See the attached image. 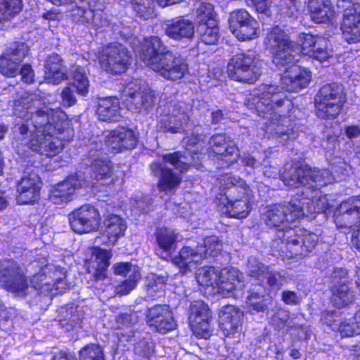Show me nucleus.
<instances>
[{
  "instance_id": "4",
  "label": "nucleus",
  "mask_w": 360,
  "mask_h": 360,
  "mask_svg": "<svg viewBox=\"0 0 360 360\" xmlns=\"http://www.w3.org/2000/svg\"><path fill=\"white\" fill-rule=\"evenodd\" d=\"M139 58L164 79L177 81L188 71L186 60L176 53L165 51L161 39L156 36L146 38L141 47Z\"/></svg>"
},
{
  "instance_id": "14",
  "label": "nucleus",
  "mask_w": 360,
  "mask_h": 360,
  "mask_svg": "<svg viewBox=\"0 0 360 360\" xmlns=\"http://www.w3.org/2000/svg\"><path fill=\"white\" fill-rule=\"evenodd\" d=\"M131 57L125 46L113 43L105 46L99 56L101 68L107 72L121 74L130 64Z\"/></svg>"
},
{
  "instance_id": "54",
  "label": "nucleus",
  "mask_w": 360,
  "mask_h": 360,
  "mask_svg": "<svg viewBox=\"0 0 360 360\" xmlns=\"http://www.w3.org/2000/svg\"><path fill=\"white\" fill-rule=\"evenodd\" d=\"M290 318V314L288 311L284 309H279L272 317L271 323L278 329H282L288 324Z\"/></svg>"
},
{
  "instance_id": "5",
  "label": "nucleus",
  "mask_w": 360,
  "mask_h": 360,
  "mask_svg": "<svg viewBox=\"0 0 360 360\" xmlns=\"http://www.w3.org/2000/svg\"><path fill=\"white\" fill-rule=\"evenodd\" d=\"M205 136L198 135L184 141L187 143V153L174 152L165 154L162 156L163 162H155L151 163L150 169L151 173L158 177V186L160 191L165 192H172L175 190L181 181V176L174 174L171 169L165 166V163H169L176 169L183 172L187 171L189 166L193 165L198 167V162L195 160L193 154H196L199 148L202 150V145L205 141Z\"/></svg>"
},
{
  "instance_id": "6",
  "label": "nucleus",
  "mask_w": 360,
  "mask_h": 360,
  "mask_svg": "<svg viewBox=\"0 0 360 360\" xmlns=\"http://www.w3.org/2000/svg\"><path fill=\"white\" fill-rule=\"evenodd\" d=\"M221 191H225L227 202L226 212L231 217L243 219L251 210L253 195L245 181L238 176L230 174H222L217 179Z\"/></svg>"
},
{
  "instance_id": "46",
  "label": "nucleus",
  "mask_w": 360,
  "mask_h": 360,
  "mask_svg": "<svg viewBox=\"0 0 360 360\" xmlns=\"http://www.w3.org/2000/svg\"><path fill=\"white\" fill-rule=\"evenodd\" d=\"M195 16L199 25H202V24L214 25L217 22L214 7L210 3H200L195 10Z\"/></svg>"
},
{
  "instance_id": "39",
  "label": "nucleus",
  "mask_w": 360,
  "mask_h": 360,
  "mask_svg": "<svg viewBox=\"0 0 360 360\" xmlns=\"http://www.w3.org/2000/svg\"><path fill=\"white\" fill-rule=\"evenodd\" d=\"M81 5L78 6L77 13L74 15L79 16V20L82 23L91 24L96 29L103 27L108 25L106 18L98 17V14H94V6L91 5V0H79Z\"/></svg>"
},
{
  "instance_id": "44",
  "label": "nucleus",
  "mask_w": 360,
  "mask_h": 360,
  "mask_svg": "<svg viewBox=\"0 0 360 360\" xmlns=\"http://www.w3.org/2000/svg\"><path fill=\"white\" fill-rule=\"evenodd\" d=\"M156 240L160 248L165 252V256H161V257L166 259L169 256L168 252L176 241V233L167 228H160L156 232Z\"/></svg>"
},
{
  "instance_id": "48",
  "label": "nucleus",
  "mask_w": 360,
  "mask_h": 360,
  "mask_svg": "<svg viewBox=\"0 0 360 360\" xmlns=\"http://www.w3.org/2000/svg\"><path fill=\"white\" fill-rule=\"evenodd\" d=\"M200 40L205 44H214L219 38L217 22L214 25L202 24L198 25Z\"/></svg>"
},
{
  "instance_id": "38",
  "label": "nucleus",
  "mask_w": 360,
  "mask_h": 360,
  "mask_svg": "<svg viewBox=\"0 0 360 360\" xmlns=\"http://www.w3.org/2000/svg\"><path fill=\"white\" fill-rule=\"evenodd\" d=\"M120 101L117 97H107L99 100L97 114L101 120L117 122L120 117Z\"/></svg>"
},
{
  "instance_id": "51",
  "label": "nucleus",
  "mask_w": 360,
  "mask_h": 360,
  "mask_svg": "<svg viewBox=\"0 0 360 360\" xmlns=\"http://www.w3.org/2000/svg\"><path fill=\"white\" fill-rule=\"evenodd\" d=\"M265 300L263 296H260L258 292H249L246 302L247 307L252 313L253 311H264L266 309V304L264 303Z\"/></svg>"
},
{
  "instance_id": "27",
  "label": "nucleus",
  "mask_w": 360,
  "mask_h": 360,
  "mask_svg": "<svg viewBox=\"0 0 360 360\" xmlns=\"http://www.w3.org/2000/svg\"><path fill=\"white\" fill-rule=\"evenodd\" d=\"M341 30L347 42L360 41V4H354L345 9Z\"/></svg>"
},
{
  "instance_id": "64",
  "label": "nucleus",
  "mask_w": 360,
  "mask_h": 360,
  "mask_svg": "<svg viewBox=\"0 0 360 360\" xmlns=\"http://www.w3.org/2000/svg\"><path fill=\"white\" fill-rule=\"evenodd\" d=\"M345 134L349 139L357 138L360 136V128L358 126H348L345 128Z\"/></svg>"
},
{
  "instance_id": "24",
  "label": "nucleus",
  "mask_w": 360,
  "mask_h": 360,
  "mask_svg": "<svg viewBox=\"0 0 360 360\" xmlns=\"http://www.w3.org/2000/svg\"><path fill=\"white\" fill-rule=\"evenodd\" d=\"M148 325L158 332L167 333L175 328L172 312L167 305L158 304L148 309Z\"/></svg>"
},
{
  "instance_id": "28",
  "label": "nucleus",
  "mask_w": 360,
  "mask_h": 360,
  "mask_svg": "<svg viewBox=\"0 0 360 360\" xmlns=\"http://www.w3.org/2000/svg\"><path fill=\"white\" fill-rule=\"evenodd\" d=\"M248 267L250 276L260 281L262 285L266 284L271 288L278 290L283 285V276L279 272L269 270L255 258L249 259Z\"/></svg>"
},
{
  "instance_id": "41",
  "label": "nucleus",
  "mask_w": 360,
  "mask_h": 360,
  "mask_svg": "<svg viewBox=\"0 0 360 360\" xmlns=\"http://www.w3.org/2000/svg\"><path fill=\"white\" fill-rule=\"evenodd\" d=\"M294 44H291L285 47L277 49L271 52L273 55V62L278 69L285 68V70L291 65H295V62L297 60V52L294 49Z\"/></svg>"
},
{
  "instance_id": "8",
  "label": "nucleus",
  "mask_w": 360,
  "mask_h": 360,
  "mask_svg": "<svg viewBox=\"0 0 360 360\" xmlns=\"http://www.w3.org/2000/svg\"><path fill=\"white\" fill-rule=\"evenodd\" d=\"M281 179L285 185L291 188L303 186L306 190L302 191L304 194L310 188L319 189L333 183L335 176L328 169H312L307 165L297 167L287 164L284 167Z\"/></svg>"
},
{
  "instance_id": "23",
  "label": "nucleus",
  "mask_w": 360,
  "mask_h": 360,
  "mask_svg": "<svg viewBox=\"0 0 360 360\" xmlns=\"http://www.w3.org/2000/svg\"><path fill=\"white\" fill-rule=\"evenodd\" d=\"M40 189L39 176L34 172L25 174L17 184V203L19 205L34 203L39 198Z\"/></svg>"
},
{
  "instance_id": "32",
  "label": "nucleus",
  "mask_w": 360,
  "mask_h": 360,
  "mask_svg": "<svg viewBox=\"0 0 360 360\" xmlns=\"http://www.w3.org/2000/svg\"><path fill=\"white\" fill-rule=\"evenodd\" d=\"M188 121L186 112L179 104L168 106L166 114L160 117V122L165 129L172 133L181 132Z\"/></svg>"
},
{
  "instance_id": "19",
  "label": "nucleus",
  "mask_w": 360,
  "mask_h": 360,
  "mask_svg": "<svg viewBox=\"0 0 360 360\" xmlns=\"http://www.w3.org/2000/svg\"><path fill=\"white\" fill-rule=\"evenodd\" d=\"M29 51L24 43L18 42L6 49L0 58V72L8 77H14L19 74V67Z\"/></svg>"
},
{
  "instance_id": "43",
  "label": "nucleus",
  "mask_w": 360,
  "mask_h": 360,
  "mask_svg": "<svg viewBox=\"0 0 360 360\" xmlns=\"http://www.w3.org/2000/svg\"><path fill=\"white\" fill-rule=\"evenodd\" d=\"M297 203L300 205V209L304 210V216H307L311 213H320L325 212L328 207V200L326 196H320L316 205L314 204V200L309 198H302V199H296Z\"/></svg>"
},
{
  "instance_id": "9",
  "label": "nucleus",
  "mask_w": 360,
  "mask_h": 360,
  "mask_svg": "<svg viewBox=\"0 0 360 360\" xmlns=\"http://www.w3.org/2000/svg\"><path fill=\"white\" fill-rule=\"evenodd\" d=\"M304 210L300 209L297 200H292L288 205H274L267 208L263 214L265 224L278 231V238L283 242V233L293 229L292 224L304 216Z\"/></svg>"
},
{
  "instance_id": "26",
  "label": "nucleus",
  "mask_w": 360,
  "mask_h": 360,
  "mask_svg": "<svg viewBox=\"0 0 360 360\" xmlns=\"http://www.w3.org/2000/svg\"><path fill=\"white\" fill-rule=\"evenodd\" d=\"M72 74V84L65 86L60 93L62 103L67 107H70L77 102L72 87L75 88L77 94L81 96H86L89 91V83L84 70L82 68H75Z\"/></svg>"
},
{
  "instance_id": "11",
  "label": "nucleus",
  "mask_w": 360,
  "mask_h": 360,
  "mask_svg": "<svg viewBox=\"0 0 360 360\" xmlns=\"http://www.w3.org/2000/svg\"><path fill=\"white\" fill-rule=\"evenodd\" d=\"M112 164L107 157L96 158L91 167L87 169V174L81 172L82 178L80 181L84 188H95L99 191H105V188L115 184L117 177L113 176Z\"/></svg>"
},
{
  "instance_id": "10",
  "label": "nucleus",
  "mask_w": 360,
  "mask_h": 360,
  "mask_svg": "<svg viewBox=\"0 0 360 360\" xmlns=\"http://www.w3.org/2000/svg\"><path fill=\"white\" fill-rule=\"evenodd\" d=\"M345 102V94L341 84L324 85L316 98V115L322 119L334 118L340 113Z\"/></svg>"
},
{
  "instance_id": "42",
  "label": "nucleus",
  "mask_w": 360,
  "mask_h": 360,
  "mask_svg": "<svg viewBox=\"0 0 360 360\" xmlns=\"http://www.w3.org/2000/svg\"><path fill=\"white\" fill-rule=\"evenodd\" d=\"M291 44L292 43L290 41L288 35L278 26L271 29L265 41L266 48L271 53Z\"/></svg>"
},
{
  "instance_id": "62",
  "label": "nucleus",
  "mask_w": 360,
  "mask_h": 360,
  "mask_svg": "<svg viewBox=\"0 0 360 360\" xmlns=\"http://www.w3.org/2000/svg\"><path fill=\"white\" fill-rule=\"evenodd\" d=\"M338 316L336 311H326L322 314V321L328 326H331L336 321Z\"/></svg>"
},
{
  "instance_id": "30",
  "label": "nucleus",
  "mask_w": 360,
  "mask_h": 360,
  "mask_svg": "<svg viewBox=\"0 0 360 360\" xmlns=\"http://www.w3.org/2000/svg\"><path fill=\"white\" fill-rule=\"evenodd\" d=\"M105 142L109 149L117 153L133 149L137 143V137L131 129L118 127L109 133Z\"/></svg>"
},
{
  "instance_id": "47",
  "label": "nucleus",
  "mask_w": 360,
  "mask_h": 360,
  "mask_svg": "<svg viewBox=\"0 0 360 360\" xmlns=\"http://www.w3.org/2000/svg\"><path fill=\"white\" fill-rule=\"evenodd\" d=\"M22 8V0H0V22L9 20Z\"/></svg>"
},
{
  "instance_id": "55",
  "label": "nucleus",
  "mask_w": 360,
  "mask_h": 360,
  "mask_svg": "<svg viewBox=\"0 0 360 360\" xmlns=\"http://www.w3.org/2000/svg\"><path fill=\"white\" fill-rule=\"evenodd\" d=\"M141 278H128L116 287L117 294L124 295H127L134 290L138 281Z\"/></svg>"
},
{
  "instance_id": "63",
  "label": "nucleus",
  "mask_w": 360,
  "mask_h": 360,
  "mask_svg": "<svg viewBox=\"0 0 360 360\" xmlns=\"http://www.w3.org/2000/svg\"><path fill=\"white\" fill-rule=\"evenodd\" d=\"M242 162L248 167L256 168L259 165V161L250 155H245L242 157Z\"/></svg>"
},
{
  "instance_id": "18",
  "label": "nucleus",
  "mask_w": 360,
  "mask_h": 360,
  "mask_svg": "<svg viewBox=\"0 0 360 360\" xmlns=\"http://www.w3.org/2000/svg\"><path fill=\"white\" fill-rule=\"evenodd\" d=\"M208 144L207 150L216 155L217 160L221 162V167H229L236 162L239 158L238 148L225 134L212 136Z\"/></svg>"
},
{
  "instance_id": "57",
  "label": "nucleus",
  "mask_w": 360,
  "mask_h": 360,
  "mask_svg": "<svg viewBox=\"0 0 360 360\" xmlns=\"http://www.w3.org/2000/svg\"><path fill=\"white\" fill-rule=\"evenodd\" d=\"M135 3L134 9L141 16L148 18V13H150V6L153 4V0H133Z\"/></svg>"
},
{
  "instance_id": "3",
  "label": "nucleus",
  "mask_w": 360,
  "mask_h": 360,
  "mask_svg": "<svg viewBox=\"0 0 360 360\" xmlns=\"http://www.w3.org/2000/svg\"><path fill=\"white\" fill-rule=\"evenodd\" d=\"M65 271L51 264L43 266L33 276L29 284L23 269L13 260L0 261V283L8 292L25 297L33 290L53 296L65 289Z\"/></svg>"
},
{
  "instance_id": "53",
  "label": "nucleus",
  "mask_w": 360,
  "mask_h": 360,
  "mask_svg": "<svg viewBox=\"0 0 360 360\" xmlns=\"http://www.w3.org/2000/svg\"><path fill=\"white\" fill-rule=\"evenodd\" d=\"M339 331L343 337H351L360 334V326L356 324V321L352 319H346L341 323Z\"/></svg>"
},
{
  "instance_id": "7",
  "label": "nucleus",
  "mask_w": 360,
  "mask_h": 360,
  "mask_svg": "<svg viewBox=\"0 0 360 360\" xmlns=\"http://www.w3.org/2000/svg\"><path fill=\"white\" fill-rule=\"evenodd\" d=\"M242 274L235 267H226L219 270L213 266H203L195 273L198 283L202 286H211L215 293L229 297L234 290L242 288Z\"/></svg>"
},
{
  "instance_id": "60",
  "label": "nucleus",
  "mask_w": 360,
  "mask_h": 360,
  "mask_svg": "<svg viewBox=\"0 0 360 360\" xmlns=\"http://www.w3.org/2000/svg\"><path fill=\"white\" fill-rule=\"evenodd\" d=\"M282 300L287 304H297L301 297L293 291L285 290L282 293Z\"/></svg>"
},
{
  "instance_id": "34",
  "label": "nucleus",
  "mask_w": 360,
  "mask_h": 360,
  "mask_svg": "<svg viewBox=\"0 0 360 360\" xmlns=\"http://www.w3.org/2000/svg\"><path fill=\"white\" fill-rule=\"evenodd\" d=\"M204 259L205 255L200 252L198 246L196 249L184 247L179 255L173 259V262L179 267L182 273L185 274L195 269Z\"/></svg>"
},
{
  "instance_id": "61",
  "label": "nucleus",
  "mask_w": 360,
  "mask_h": 360,
  "mask_svg": "<svg viewBox=\"0 0 360 360\" xmlns=\"http://www.w3.org/2000/svg\"><path fill=\"white\" fill-rule=\"evenodd\" d=\"M19 73L20 74L21 79L24 82L30 84L33 82L34 72L32 67L30 65H24L20 68V70H19Z\"/></svg>"
},
{
  "instance_id": "1",
  "label": "nucleus",
  "mask_w": 360,
  "mask_h": 360,
  "mask_svg": "<svg viewBox=\"0 0 360 360\" xmlns=\"http://www.w3.org/2000/svg\"><path fill=\"white\" fill-rule=\"evenodd\" d=\"M38 96L28 94L15 102V114L18 115L14 132L21 144L26 145L42 155L55 156L62 151L65 143L73 134L67 115L60 109L44 106Z\"/></svg>"
},
{
  "instance_id": "35",
  "label": "nucleus",
  "mask_w": 360,
  "mask_h": 360,
  "mask_svg": "<svg viewBox=\"0 0 360 360\" xmlns=\"http://www.w3.org/2000/svg\"><path fill=\"white\" fill-rule=\"evenodd\" d=\"M194 33L193 22L183 17L172 20L166 25V35L175 40L191 39Z\"/></svg>"
},
{
  "instance_id": "29",
  "label": "nucleus",
  "mask_w": 360,
  "mask_h": 360,
  "mask_svg": "<svg viewBox=\"0 0 360 360\" xmlns=\"http://www.w3.org/2000/svg\"><path fill=\"white\" fill-rule=\"evenodd\" d=\"M283 242L288 245L298 246L300 239L302 240L300 255H304L307 252H310L316 245L319 236L300 227L294 226L293 229L286 230L283 233Z\"/></svg>"
},
{
  "instance_id": "59",
  "label": "nucleus",
  "mask_w": 360,
  "mask_h": 360,
  "mask_svg": "<svg viewBox=\"0 0 360 360\" xmlns=\"http://www.w3.org/2000/svg\"><path fill=\"white\" fill-rule=\"evenodd\" d=\"M131 203L133 207L141 211H147L146 206L149 203V198L146 196H143L142 193H138L135 195L134 198L131 199Z\"/></svg>"
},
{
  "instance_id": "50",
  "label": "nucleus",
  "mask_w": 360,
  "mask_h": 360,
  "mask_svg": "<svg viewBox=\"0 0 360 360\" xmlns=\"http://www.w3.org/2000/svg\"><path fill=\"white\" fill-rule=\"evenodd\" d=\"M79 360H105L103 349L95 344L86 345L79 352Z\"/></svg>"
},
{
  "instance_id": "20",
  "label": "nucleus",
  "mask_w": 360,
  "mask_h": 360,
  "mask_svg": "<svg viewBox=\"0 0 360 360\" xmlns=\"http://www.w3.org/2000/svg\"><path fill=\"white\" fill-rule=\"evenodd\" d=\"M301 43V53L313 58L321 63L329 60L331 51L328 49V40L322 37L302 33L299 35Z\"/></svg>"
},
{
  "instance_id": "58",
  "label": "nucleus",
  "mask_w": 360,
  "mask_h": 360,
  "mask_svg": "<svg viewBox=\"0 0 360 360\" xmlns=\"http://www.w3.org/2000/svg\"><path fill=\"white\" fill-rule=\"evenodd\" d=\"M135 350L145 356H149L154 352V344L150 341H141L136 344Z\"/></svg>"
},
{
  "instance_id": "12",
  "label": "nucleus",
  "mask_w": 360,
  "mask_h": 360,
  "mask_svg": "<svg viewBox=\"0 0 360 360\" xmlns=\"http://www.w3.org/2000/svg\"><path fill=\"white\" fill-rule=\"evenodd\" d=\"M260 65L261 63L255 59L253 52L240 53L230 60L227 72L233 80L253 83L260 75Z\"/></svg>"
},
{
  "instance_id": "33",
  "label": "nucleus",
  "mask_w": 360,
  "mask_h": 360,
  "mask_svg": "<svg viewBox=\"0 0 360 360\" xmlns=\"http://www.w3.org/2000/svg\"><path fill=\"white\" fill-rule=\"evenodd\" d=\"M91 257L88 261V270H94V276L96 281L105 278V270L110 265L109 259L112 255L110 251L101 248H93L91 250Z\"/></svg>"
},
{
  "instance_id": "40",
  "label": "nucleus",
  "mask_w": 360,
  "mask_h": 360,
  "mask_svg": "<svg viewBox=\"0 0 360 360\" xmlns=\"http://www.w3.org/2000/svg\"><path fill=\"white\" fill-rule=\"evenodd\" d=\"M310 16L316 23L328 22L333 15L330 0H308Z\"/></svg>"
},
{
  "instance_id": "49",
  "label": "nucleus",
  "mask_w": 360,
  "mask_h": 360,
  "mask_svg": "<svg viewBox=\"0 0 360 360\" xmlns=\"http://www.w3.org/2000/svg\"><path fill=\"white\" fill-rule=\"evenodd\" d=\"M200 252L205 255V259L207 257H215L222 250V243L216 236H210L204 239L203 245H198Z\"/></svg>"
},
{
  "instance_id": "21",
  "label": "nucleus",
  "mask_w": 360,
  "mask_h": 360,
  "mask_svg": "<svg viewBox=\"0 0 360 360\" xmlns=\"http://www.w3.org/2000/svg\"><path fill=\"white\" fill-rule=\"evenodd\" d=\"M338 228H352L360 223V198L352 197L342 202L334 213Z\"/></svg>"
},
{
  "instance_id": "16",
  "label": "nucleus",
  "mask_w": 360,
  "mask_h": 360,
  "mask_svg": "<svg viewBox=\"0 0 360 360\" xmlns=\"http://www.w3.org/2000/svg\"><path fill=\"white\" fill-rule=\"evenodd\" d=\"M68 217L72 229L79 234L98 230L101 223L99 212L89 205L75 210Z\"/></svg>"
},
{
  "instance_id": "2",
  "label": "nucleus",
  "mask_w": 360,
  "mask_h": 360,
  "mask_svg": "<svg viewBox=\"0 0 360 360\" xmlns=\"http://www.w3.org/2000/svg\"><path fill=\"white\" fill-rule=\"evenodd\" d=\"M311 79V73L307 69L291 65L284 70L281 77L282 88L273 84H262L253 91L248 99L249 107L259 116L271 121L266 126L264 136H266L268 139L276 137L280 143H284L288 140L290 127L285 124L290 120L285 115H280L283 112L282 110L277 109L284 105L289 108L292 103L281 89L300 91L309 85Z\"/></svg>"
},
{
  "instance_id": "13",
  "label": "nucleus",
  "mask_w": 360,
  "mask_h": 360,
  "mask_svg": "<svg viewBox=\"0 0 360 360\" xmlns=\"http://www.w3.org/2000/svg\"><path fill=\"white\" fill-rule=\"evenodd\" d=\"M123 96L127 105L131 110H147L152 108L155 101L153 90L141 79H134L123 89Z\"/></svg>"
},
{
  "instance_id": "22",
  "label": "nucleus",
  "mask_w": 360,
  "mask_h": 360,
  "mask_svg": "<svg viewBox=\"0 0 360 360\" xmlns=\"http://www.w3.org/2000/svg\"><path fill=\"white\" fill-rule=\"evenodd\" d=\"M80 178L82 174L75 173L55 185L50 191L49 200L56 205H64L70 202L75 192L84 188Z\"/></svg>"
},
{
  "instance_id": "45",
  "label": "nucleus",
  "mask_w": 360,
  "mask_h": 360,
  "mask_svg": "<svg viewBox=\"0 0 360 360\" xmlns=\"http://www.w3.org/2000/svg\"><path fill=\"white\" fill-rule=\"evenodd\" d=\"M145 284L149 297H160L165 290V280L164 277L150 274L146 278Z\"/></svg>"
},
{
  "instance_id": "15",
  "label": "nucleus",
  "mask_w": 360,
  "mask_h": 360,
  "mask_svg": "<svg viewBox=\"0 0 360 360\" xmlns=\"http://www.w3.org/2000/svg\"><path fill=\"white\" fill-rule=\"evenodd\" d=\"M229 23L231 32L240 41L254 39L259 35V22L244 9L231 12Z\"/></svg>"
},
{
  "instance_id": "37",
  "label": "nucleus",
  "mask_w": 360,
  "mask_h": 360,
  "mask_svg": "<svg viewBox=\"0 0 360 360\" xmlns=\"http://www.w3.org/2000/svg\"><path fill=\"white\" fill-rule=\"evenodd\" d=\"M44 69V79L47 83L57 84L67 77L66 70L58 54H52L47 58Z\"/></svg>"
},
{
  "instance_id": "17",
  "label": "nucleus",
  "mask_w": 360,
  "mask_h": 360,
  "mask_svg": "<svg viewBox=\"0 0 360 360\" xmlns=\"http://www.w3.org/2000/svg\"><path fill=\"white\" fill-rule=\"evenodd\" d=\"M188 319L196 337L207 339L210 336L212 316L207 304L201 300L193 302L190 306Z\"/></svg>"
},
{
  "instance_id": "36",
  "label": "nucleus",
  "mask_w": 360,
  "mask_h": 360,
  "mask_svg": "<svg viewBox=\"0 0 360 360\" xmlns=\"http://www.w3.org/2000/svg\"><path fill=\"white\" fill-rule=\"evenodd\" d=\"M103 225L105 233L109 243L115 245L125 234L127 229L124 219L117 214H108L104 217Z\"/></svg>"
},
{
  "instance_id": "31",
  "label": "nucleus",
  "mask_w": 360,
  "mask_h": 360,
  "mask_svg": "<svg viewBox=\"0 0 360 360\" xmlns=\"http://www.w3.org/2000/svg\"><path fill=\"white\" fill-rule=\"evenodd\" d=\"M243 313L233 305L224 306L219 313L221 329L226 336L234 335L241 330Z\"/></svg>"
},
{
  "instance_id": "25",
  "label": "nucleus",
  "mask_w": 360,
  "mask_h": 360,
  "mask_svg": "<svg viewBox=\"0 0 360 360\" xmlns=\"http://www.w3.org/2000/svg\"><path fill=\"white\" fill-rule=\"evenodd\" d=\"M347 272L343 268L334 269L332 278L334 285L332 287L331 302L337 308H341L352 301L353 295L349 291L347 280L345 278Z\"/></svg>"
},
{
  "instance_id": "56",
  "label": "nucleus",
  "mask_w": 360,
  "mask_h": 360,
  "mask_svg": "<svg viewBox=\"0 0 360 360\" xmlns=\"http://www.w3.org/2000/svg\"><path fill=\"white\" fill-rule=\"evenodd\" d=\"M137 322V316L136 314H122L118 316L117 319V328H130L135 323Z\"/></svg>"
},
{
  "instance_id": "52",
  "label": "nucleus",
  "mask_w": 360,
  "mask_h": 360,
  "mask_svg": "<svg viewBox=\"0 0 360 360\" xmlns=\"http://www.w3.org/2000/svg\"><path fill=\"white\" fill-rule=\"evenodd\" d=\"M115 274L128 278H141L140 269L131 263H118L115 265Z\"/></svg>"
}]
</instances>
